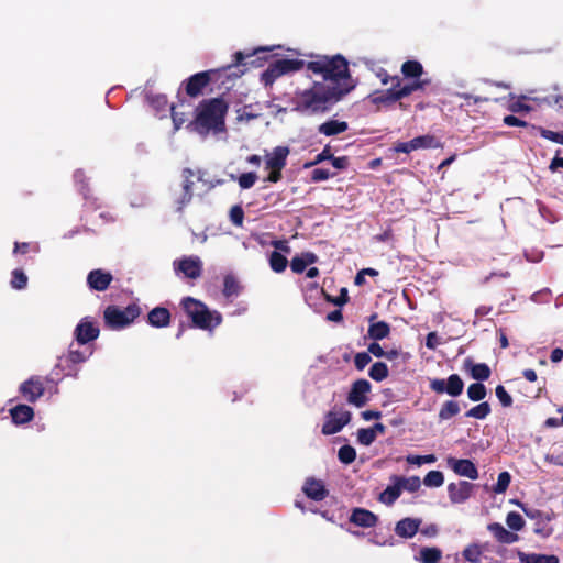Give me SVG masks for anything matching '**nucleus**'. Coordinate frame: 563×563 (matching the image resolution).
I'll return each instance as SVG.
<instances>
[{
	"label": "nucleus",
	"mask_w": 563,
	"mask_h": 563,
	"mask_svg": "<svg viewBox=\"0 0 563 563\" xmlns=\"http://www.w3.org/2000/svg\"><path fill=\"white\" fill-rule=\"evenodd\" d=\"M273 63L282 76L289 73L298 71L302 69L305 65L307 66V64L302 59L279 58L274 60Z\"/></svg>",
	"instance_id": "obj_27"
},
{
	"label": "nucleus",
	"mask_w": 563,
	"mask_h": 563,
	"mask_svg": "<svg viewBox=\"0 0 563 563\" xmlns=\"http://www.w3.org/2000/svg\"><path fill=\"white\" fill-rule=\"evenodd\" d=\"M487 529L499 543L512 544L519 540V536L516 532L507 530L499 522L489 523Z\"/></svg>",
	"instance_id": "obj_20"
},
{
	"label": "nucleus",
	"mask_w": 563,
	"mask_h": 563,
	"mask_svg": "<svg viewBox=\"0 0 563 563\" xmlns=\"http://www.w3.org/2000/svg\"><path fill=\"white\" fill-rule=\"evenodd\" d=\"M229 103L222 97L203 99L196 108L195 119L186 128L200 135L222 133L225 131Z\"/></svg>",
	"instance_id": "obj_3"
},
{
	"label": "nucleus",
	"mask_w": 563,
	"mask_h": 563,
	"mask_svg": "<svg viewBox=\"0 0 563 563\" xmlns=\"http://www.w3.org/2000/svg\"><path fill=\"white\" fill-rule=\"evenodd\" d=\"M282 75L277 70L276 66L272 62L267 69L264 70L261 75V81L264 84L265 87L272 86L277 78H279Z\"/></svg>",
	"instance_id": "obj_44"
},
{
	"label": "nucleus",
	"mask_w": 563,
	"mask_h": 563,
	"mask_svg": "<svg viewBox=\"0 0 563 563\" xmlns=\"http://www.w3.org/2000/svg\"><path fill=\"white\" fill-rule=\"evenodd\" d=\"M515 503L522 509L523 514L528 518H530V519H542L543 518V512L541 510L532 508V507H527L518 500H516Z\"/></svg>",
	"instance_id": "obj_63"
},
{
	"label": "nucleus",
	"mask_w": 563,
	"mask_h": 563,
	"mask_svg": "<svg viewBox=\"0 0 563 563\" xmlns=\"http://www.w3.org/2000/svg\"><path fill=\"white\" fill-rule=\"evenodd\" d=\"M415 150L420 148H435L439 146V142L435 136L426 134L412 139Z\"/></svg>",
	"instance_id": "obj_40"
},
{
	"label": "nucleus",
	"mask_w": 563,
	"mask_h": 563,
	"mask_svg": "<svg viewBox=\"0 0 563 563\" xmlns=\"http://www.w3.org/2000/svg\"><path fill=\"white\" fill-rule=\"evenodd\" d=\"M503 123L507 126H520V128H530L532 130H538V128L533 124L528 123L527 121L514 115H505L503 119Z\"/></svg>",
	"instance_id": "obj_52"
},
{
	"label": "nucleus",
	"mask_w": 563,
	"mask_h": 563,
	"mask_svg": "<svg viewBox=\"0 0 563 563\" xmlns=\"http://www.w3.org/2000/svg\"><path fill=\"white\" fill-rule=\"evenodd\" d=\"M349 521L356 527L373 528L378 522V517L368 509L356 507L352 510Z\"/></svg>",
	"instance_id": "obj_17"
},
{
	"label": "nucleus",
	"mask_w": 563,
	"mask_h": 563,
	"mask_svg": "<svg viewBox=\"0 0 563 563\" xmlns=\"http://www.w3.org/2000/svg\"><path fill=\"white\" fill-rule=\"evenodd\" d=\"M408 463L421 465V464H431L437 461V457L434 454H428V455H409L407 457Z\"/></svg>",
	"instance_id": "obj_59"
},
{
	"label": "nucleus",
	"mask_w": 563,
	"mask_h": 563,
	"mask_svg": "<svg viewBox=\"0 0 563 563\" xmlns=\"http://www.w3.org/2000/svg\"><path fill=\"white\" fill-rule=\"evenodd\" d=\"M307 69L322 77L310 88L297 91L292 99V111L302 115H318L329 112L345 96L352 92L357 80L351 75L347 59L336 54L317 55L307 63Z\"/></svg>",
	"instance_id": "obj_1"
},
{
	"label": "nucleus",
	"mask_w": 563,
	"mask_h": 563,
	"mask_svg": "<svg viewBox=\"0 0 563 563\" xmlns=\"http://www.w3.org/2000/svg\"><path fill=\"white\" fill-rule=\"evenodd\" d=\"M490 405L487 401H483L466 411L465 417L483 420L490 413Z\"/></svg>",
	"instance_id": "obj_38"
},
{
	"label": "nucleus",
	"mask_w": 563,
	"mask_h": 563,
	"mask_svg": "<svg viewBox=\"0 0 563 563\" xmlns=\"http://www.w3.org/2000/svg\"><path fill=\"white\" fill-rule=\"evenodd\" d=\"M510 482L511 475L507 471L499 473L497 483L493 486V492L495 494L505 493L508 489Z\"/></svg>",
	"instance_id": "obj_47"
},
{
	"label": "nucleus",
	"mask_w": 563,
	"mask_h": 563,
	"mask_svg": "<svg viewBox=\"0 0 563 563\" xmlns=\"http://www.w3.org/2000/svg\"><path fill=\"white\" fill-rule=\"evenodd\" d=\"M486 387L479 382L471 384L467 388V397L472 401H481L486 397Z\"/></svg>",
	"instance_id": "obj_43"
},
{
	"label": "nucleus",
	"mask_w": 563,
	"mask_h": 563,
	"mask_svg": "<svg viewBox=\"0 0 563 563\" xmlns=\"http://www.w3.org/2000/svg\"><path fill=\"white\" fill-rule=\"evenodd\" d=\"M371 361L372 358L368 352H358L354 356V366L357 371H363Z\"/></svg>",
	"instance_id": "obj_58"
},
{
	"label": "nucleus",
	"mask_w": 563,
	"mask_h": 563,
	"mask_svg": "<svg viewBox=\"0 0 563 563\" xmlns=\"http://www.w3.org/2000/svg\"><path fill=\"white\" fill-rule=\"evenodd\" d=\"M224 297L231 298L233 296H238L240 292L239 282L232 275H227L223 280V290Z\"/></svg>",
	"instance_id": "obj_41"
},
{
	"label": "nucleus",
	"mask_w": 563,
	"mask_h": 563,
	"mask_svg": "<svg viewBox=\"0 0 563 563\" xmlns=\"http://www.w3.org/2000/svg\"><path fill=\"white\" fill-rule=\"evenodd\" d=\"M389 375V369L386 363L384 362H375L369 371L368 376L375 382H383Z\"/></svg>",
	"instance_id": "obj_36"
},
{
	"label": "nucleus",
	"mask_w": 563,
	"mask_h": 563,
	"mask_svg": "<svg viewBox=\"0 0 563 563\" xmlns=\"http://www.w3.org/2000/svg\"><path fill=\"white\" fill-rule=\"evenodd\" d=\"M93 351L91 346H86L84 350H75L73 345H70L68 354L65 357V361L70 364H79L86 362L91 355Z\"/></svg>",
	"instance_id": "obj_31"
},
{
	"label": "nucleus",
	"mask_w": 563,
	"mask_h": 563,
	"mask_svg": "<svg viewBox=\"0 0 563 563\" xmlns=\"http://www.w3.org/2000/svg\"><path fill=\"white\" fill-rule=\"evenodd\" d=\"M99 328L88 318H84L75 328V339L78 344L86 345L99 336Z\"/></svg>",
	"instance_id": "obj_12"
},
{
	"label": "nucleus",
	"mask_w": 563,
	"mask_h": 563,
	"mask_svg": "<svg viewBox=\"0 0 563 563\" xmlns=\"http://www.w3.org/2000/svg\"><path fill=\"white\" fill-rule=\"evenodd\" d=\"M421 519L404 518L396 523L395 533L401 538H412L419 530Z\"/></svg>",
	"instance_id": "obj_22"
},
{
	"label": "nucleus",
	"mask_w": 563,
	"mask_h": 563,
	"mask_svg": "<svg viewBox=\"0 0 563 563\" xmlns=\"http://www.w3.org/2000/svg\"><path fill=\"white\" fill-rule=\"evenodd\" d=\"M349 124L345 121L328 120L318 126V132L325 136H335L347 131Z\"/></svg>",
	"instance_id": "obj_24"
},
{
	"label": "nucleus",
	"mask_w": 563,
	"mask_h": 563,
	"mask_svg": "<svg viewBox=\"0 0 563 563\" xmlns=\"http://www.w3.org/2000/svg\"><path fill=\"white\" fill-rule=\"evenodd\" d=\"M517 556L520 563H560L559 558L554 554L526 553L518 551Z\"/></svg>",
	"instance_id": "obj_26"
},
{
	"label": "nucleus",
	"mask_w": 563,
	"mask_h": 563,
	"mask_svg": "<svg viewBox=\"0 0 563 563\" xmlns=\"http://www.w3.org/2000/svg\"><path fill=\"white\" fill-rule=\"evenodd\" d=\"M442 558V552L438 548H422L420 550V559L422 563H438Z\"/></svg>",
	"instance_id": "obj_42"
},
{
	"label": "nucleus",
	"mask_w": 563,
	"mask_h": 563,
	"mask_svg": "<svg viewBox=\"0 0 563 563\" xmlns=\"http://www.w3.org/2000/svg\"><path fill=\"white\" fill-rule=\"evenodd\" d=\"M269 47H257L251 52L239 51L233 55V62L221 68H213L196 73L185 79L180 88L190 98H198L211 84L219 81L223 76L227 79L238 78L246 71V66L260 67L263 60H267Z\"/></svg>",
	"instance_id": "obj_2"
},
{
	"label": "nucleus",
	"mask_w": 563,
	"mask_h": 563,
	"mask_svg": "<svg viewBox=\"0 0 563 563\" xmlns=\"http://www.w3.org/2000/svg\"><path fill=\"white\" fill-rule=\"evenodd\" d=\"M176 274H183L186 278L197 279L202 274V262L198 256H183L173 263Z\"/></svg>",
	"instance_id": "obj_8"
},
{
	"label": "nucleus",
	"mask_w": 563,
	"mask_h": 563,
	"mask_svg": "<svg viewBox=\"0 0 563 563\" xmlns=\"http://www.w3.org/2000/svg\"><path fill=\"white\" fill-rule=\"evenodd\" d=\"M538 131L543 139H547L554 143H559V144L563 145V132H554V131L547 130L541 126L538 128Z\"/></svg>",
	"instance_id": "obj_56"
},
{
	"label": "nucleus",
	"mask_w": 563,
	"mask_h": 563,
	"mask_svg": "<svg viewBox=\"0 0 563 563\" xmlns=\"http://www.w3.org/2000/svg\"><path fill=\"white\" fill-rule=\"evenodd\" d=\"M288 265V260L278 251H273L269 255V266L275 273H283Z\"/></svg>",
	"instance_id": "obj_37"
},
{
	"label": "nucleus",
	"mask_w": 563,
	"mask_h": 563,
	"mask_svg": "<svg viewBox=\"0 0 563 563\" xmlns=\"http://www.w3.org/2000/svg\"><path fill=\"white\" fill-rule=\"evenodd\" d=\"M401 74L405 78L420 79L423 74V66L418 60H406L401 65Z\"/></svg>",
	"instance_id": "obj_30"
},
{
	"label": "nucleus",
	"mask_w": 563,
	"mask_h": 563,
	"mask_svg": "<svg viewBox=\"0 0 563 563\" xmlns=\"http://www.w3.org/2000/svg\"><path fill=\"white\" fill-rule=\"evenodd\" d=\"M485 545L472 543L463 551V558L470 563H481Z\"/></svg>",
	"instance_id": "obj_34"
},
{
	"label": "nucleus",
	"mask_w": 563,
	"mask_h": 563,
	"mask_svg": "<svg viewBox=\"0 0 563 563\" xmlns=\"http://www.w3.org/2000/svg\"><path fill=\"white\" fill-rule=\"evenodd\" d=\"M181 307L192 325L198 329L212 330L222 322V316L218 311H210L202 301L192 297H185Z\"/></svg>",
	"instance_id": "obj_4"
},
{
	"label": "nucleus",
	"mask_w": 563,
	"mask_h": 563,
	"mask_svg": "<svg viewBox=\"0 0 563 563\" xmlns=\"http://www.w3.org/2000/svg\"><path fill=\"white\" fill-rule=\"evenodd\" d=\"M322 292L324 294L325 300L335 306L342 307L349 301V292H347L346 288H341L340 295L335 296V297H332L331 295L325 294L323 290H322Z\"/></svg>",
	"instance_id": "obj_54"
},
{
	"label": "nucleus",
	"mask_w": 563,
	"mask_h": 563,
	"mask_svg": "<svg viewBox=\"0 0 563 563\" xmlns=\"http://www.w3.org/2000/svg\"><path fill=\"white\" fill-rule=\"evenodd\" d=\"M464 365L466 368H470L472 378L478 382L487 380L490 377L492 371L485 363L475 364L472 360L467 358L465 360Z\"/></svg>",
	"instance_id": "obj_28"
},
{
	"label": "nucleus",
	"mask_w": 563,
	"mask_h": 563,
	"mask_svg": "<svg viewBox=\"0 0 563 563\" xmlns=\"http://www.w3.org/2000/svg\"><path fill=\"white\" fill-rule=\"evenodd\" d=\"M290 268L294 273L301 274L306 271L307 265L303 262V260L301 258V256L297 255V256L292 257V260L290 262Z\"/></svg>",
	"instance_id": "obj_64"
},
{
	"label": "nucleus",
	"mask_w": 563,
	"mask_h": 563,
	"mask_svg": "<svg viewBox=\"0 0 563 563\" xmlns=\"http://www.w3.org/2000/svg\"><path fill=\"white\" fill-rule=\"evenodd\" d=\"M170 115L176 131L187 121L185 113L177 111L175 106L170 107Z\"/></svg>",
	"instance_id": "obj_62"
},
{
	"label": "nucleus",
	"mask_w": 563,
	"mask_h": 563,
	"mask_svg": "<svg viewBox=\"0 0 563 563\" xmlns=\"http://www.w3.org/2000/svg\"><path fill=\"white\" fill-rule=\"evenodd\" d=\"M398 481L400 483L401 489L408 490L410 493L417 492L421 486V481L418 476H411L409 478L398 476Z\"/></svg>",
	"instance_id": "obj_49"
},
{
	"label": "nucleus",
	"mask_w": 563,
	"mask_h": 563,
	"mask_svg": "<svg viewBox=\"0 0 563 563\" xmlns=\"http://www.w3.org/2000/svg\"><path fill=\"white\" fill-rule=\"evenodd\" d=\"M29 278L21 268H15L11 273L10 285L13 289L22 290L27 286Z\"/></svg>",
	"instance_id": "obj_39"
},
{
	"label": "nucleus",
	"mask_w": 563,
	"mask_h": 563,
	"mask_svg": "<svg viewBox=\"0 0 563 563\" xmlns=\"http://www.w3.org/2000/svg\"><path fill=\"white\" fill-rule=\"evenodd\" d=\"M402 82L399 76H394L391 78V87L385 91H376L372 95V102L374 104H391L401 100L400 95L398 92V87Z\"/></svg>",
	"instance_id": "obj_13"
},
{
	"label": "nucleus",
	"mask_w": 563,
	"mask_h": 563,
	"mask_svg": "<svg viewBox=\"0 0 563 563\" xmlns=\"http://www.w3.org/2000/svg\"><path fill=\"white\" fill-rule=\"evenodd\" d=\"M147 100L152 108L156 111H166L168 107V100L165 95H152L147 97Z\"/></svg>",
	"instance_id": "obj_50"
},
{
	"label": "nucleus",
	"mask_w": 563,
	"mask_h": 563,
	"mask_svg": "<svg viewBox=\"0 0 563 563\" xmlns=\"http://www.w3.org/2000/svg\"><path fill=\"white\" fill-rule=\"evenodd\" d=\"M338 457L343 464H351L356 459V451L353 446L345 444L339 449Z\"/></svg>",
	"instance_id": "obj_46"
},
{
	"label": "nucleus",
	"mask_w": 563,
	"mask_h": 563,
	"mask_svg": "<svg viewBox=\"0 0 563 563\" xmlns=\"http://www.w3.org/2000/svg\"><path fill=\"white\" fill-rule=\"evenodd\" d=\"M257 180V175L254 172L243 173L240 175L238 181L242 189H249L254 186Z\"/></svg>",
	"instance_id": "obj_55"
},
{
	"label": "nucleus",
	"mask_w": 563,
	"mask_h": 563,
	"mask_svg": "<svg viewBox=\"0 0 563 563\" xmlns=\"http://www.w3.org/2000/svg\"><path fill=\"white\" fill-rule=\"evenodd\" d=\"M333 176H334V174L331 173L329 169L316 168L311 173V181H313V183L324 181Z\"/></svg>",
	"instance_id": "obj_61"
},
{
	"label": "nucleus",
	"mask_w": 563,
	"mask_h": 563,
	"mask_svg": "<svg viewBox=\"0 0 563 563\" xmlns=\"http://www.w3.org/2000/svg\"><path fill=\"white\" fill-rule=\"evenodd\" d=\"M474 484L461 481L459 483H450L448 485V494L452 504L465 503L472 495Z\"/></svg>",
	"instance_id": "obj_14"
},
{
	"label": "nucleus",
	"mask_w": 563,
	"mask_h": 563,
	"mask_svg": "<svg viewBox=\"0 0 563 563\" xmlns=\"http://www.w3.org/2000/svg\"><path fill=\"white\" fill-rule=\"evenodd\" d=\"M449 466L460 476L467 477L470 479L478 478V471L475 464L467 459H448Z\"/></svg>",
	"instance_id": "obj_16"
},
{
	"label": "nucleus",
	"mask_w": 563,
	"mask_h": 563,
	"mask_svg": "<svg viewBox=\"0 0 563 563\" xmlns=\"http://www.w3.org/2000/svg\"><path fill=\"white\" fill-rule=\"evenodd\" d=\"M429 387L435 394L459 397L463 393L464 382L457 374H451L446 380L441 378L431 379Z\"/></svg>",
	"instance_id": "obj_6"
},
{
	"label": "nucleus",
	"mask_w": 563,
	"mask_h": 563,
	"mask_svg": "<svg viewBox=\"0 0 563 563\" xmlns=\"http://www.w3.org/2000/svg\"><path fill=\"white\" fill-rule=\"evenodd\" d=\"M10 415L15 424H23L34 418V410L29 405L20 404L10 409Z\"/></svg>",
	"instance_id": "obj_25"
},
{
	"label": "nucleus",
	"mask_w": 563,
	"mask_h": 563,
	"mask_svg": "<svg viewBox=\"0 0 563 563\" xmlns=\"http://www.w3.org/2000/svg\"><path fill=\"white\" fill-rule=\"evenodd\" d=\"M351 421V412L342 411L338 415L331 410L325 415V421L322 426V433L324 435H332L340 432Z\"/></svg>",
	"instance_id": "obj_10"
},
{
	"label": "nucleus",
	"mask_w": 563,
	"mask_h": 563,
	"mask_svg": "<svg viewBox=\"0 0 563 563\" xmlns=\"http://www.w3.org/2000/svg\"><path fill=\"white\" fill-rule=\"evenodd\" d=\"M194 170L190 168H184L181 172L183 183L180 185V191L178 194H175L174 199V203L176 205V210L178 212H181L194 197Z\"/></svg>",
	"instance_id": "obj_7"
},
{
	"label": "nucleus",
	"mask_w": 563,
	"mask_h": 563,
	"mask_svg": "<svg viewBox=\"0 0 563 563\" xmlns=\"http://www.w3.org/2000/svg\"><path fill=\"white\" fill-rule=\"evenodd\" d=\"M332 158V152L330 145H325L324 148L314 157L313 161L306 162L303 164V168H310L316 166L324 161H330Z\"/></svg>",
	"instance_id": "obj_51"
},
{
	"label": "nucleus",
	"mask_w": 563,
	"mask_h": 563,
	"mask_svg": "<svg viewBox=\"0 0 563 563\" xmlns=\"http://www.w3.org/2000/svg\"><path fill=\"white\" fill-rule=\"evenodd\" d=\"M290 153L288 146H277L271 155L266 156V169H284L287 164V157Z\"/></svg>",
	"instance_id": "obj_18"
},
{
	"label": "nucleus",
	"mask_w": 563,
	"mask_h": 563,
	"mask_svg": "<svg viewBox=\"0 0 563 563\" xmlns=\"http://www.w3.org/2000/svg\"><path fill=\"white\" fill-rule=\"evenodd\" d=\"M444 483V475L441 471H430L423 478L427 487H440Z\"/></svg>",
	"instance_id": "obj_45"
},
{
	"label": "nucleus",
	"mask_w": 563,
	"mask_h": 563,
	"mask_svg": "<svg viewBox=\"0 0 563 563\" xmlns=\"http://www.w3.org/2000/svg\"><path fill=\"white\" fill-rule=\"evenodd\" d=\"M460 410L461 408L456 400H446L442 404L438 413V418L440 421L449 420L456 416L460 412Z\"/></svg>",
	"instance_id": "obj_32"
},
{
	"label": "nucleus",
	"mask_w": 563,
	"mask_h": 563,
	"mask_svg": "<svg viewBox=\"0 0 563 563\" xmlns=\"http://www.w3.org/2000/svg\"><path fill=\"white\" fill-rule=\"evenodd\" d=\"M230 220L235 227L243 225L244 211L240 205H235L230 209Z\"/></svg>",
	"instance_id": "obj_57"
},
{
	"label": "nucleus",
	"mask_w": 563,
	"mask_h": 563,
	"mask_svg": "<svg viewBox=\"0 0 563 563\" xmlns=\"http://www.w3.org/2000/svg\"><path fill=\"white\" fill-rule=\"evenodd\" d=\"M170 319V311L165 307H155L147 313V323L153 328H166Z\"/></svg>",
	"instance_id": "obj_21"
},
{
	"label": "nucleus",
	"mask_w": 563,
	"mask_h": 563,
	"mask_svg": "<svg viewBox=\"0 0 563 563\" xmlns=\"http://www.w3.org/2000/svg\"><path fill=\"white\" fill-rule=\"evenodd\" d=\"M371 388L372 386L368 380L363 378L355 380L347 395V402L357 408L364 407L368 401L367 394L371 391Z\"/></svg>",
	"instance_id": "obj_11"
},
{
	"label": "nucleus",
	"mask_w": 563,
	"mask_h": 563,
	"mask_svg": "<svg viewBox=\"0 0 563 563\" xmlns=\"http://www.w3.org/2000/svg\"><path fill=\"white\" fill-rule=\"evenodd\" d=\"M113 280L110 272L101 268L92 269L87 275V285L91 290L104 291Z\"/></svg>",
	"instance_id": "obj_15"
},
{
	"label": "nucleus",
	"mask_w": 563,
	"mask_h": 563,
	"mask_svg": "<svg viewBox=\"0 0 563 563\" xmlns=\"http://www.w3.org/2000/svg\"><path fill=\"white\" fill-rule=\"evenodd\" d=\"M394 485H389L386 489L380 494V501L386 505H393L401 494V486L398 481V476H394Z\"/></svg>",
	"instance_id": "obj_29"
},
{
	"label": "nucleus",
	"mask_w": 563,
	"mask_h": 563,
	"mask_svg": "<svg viewBox=\"0 0 563 563\" xmlns=\"http://www.w3.org/2000/svg\"><path fill=\"white\" fill-rule=\"evenodd\" d=\"M506 523L514 531H520L525 527L523 518L516 511H510L507 514Z\"/></svg>",
	"instance_id": "obj_48"
},
{
	"label": "nucleus",
	"mask_w": 563,
	"mask_h": 563,
	"mask_svg": "<svg viewBox=\"0 0 563 563\" xmlns=\"http://www.w3.org/2000/svg\"><path fill=\"white\" fill-rule=\"evenodd\" d=\"M45 391L44 379L41 376H31L29 379L24 380L20 387L19 393L21 396L30 401L35 402L40 399Z\"/></svg>",
	"instance_id": "obj_9"
},
{
	"label": "nucleus",
	"mask_w": 563,
	"mask_h": 563,
	"mask_svg": "<svg viewBox=\"0 0 563 563\" xmlns=\"http://www.w3.org/2000/svg\"><path fill=\"white\" fill-rule=\"evenodd\" d=\"M495 393L503 407H510L512 405V398L503 385H498Z\"/></svg>",
	"instance_id": "obj_60"
},
{
	"label": "nucleus",
	"mask_w": 563,
	"mask_h": 563,
	"mask_svg": "<svg viewBox=\"0 0 563 563\" xmlns=\"http://www.w3.org/2000/svg\"><path fill=\"white\" fill-rule=\"evenodd\" d=\"M302 490L308 498L316 500V501L323 500L329 494L323 482L320 479H316V478H308L305 482Z\"/></svg>",
	"instance_id": "obj_19"
},
{
	"label": "nucleus",
	"mask_w": 563,
	"mask_h": 563,
	"mask_svg": "<svg viewBox=\"0 0 563 563\" xmlns=\"http://www.w3.org/2000/svg\"><path fill=\"white\" fill-rule=\"evenodd\" d=\"M527 100L528 97L525 95H521L517 98L512 97L507 104L508 111L511 113H528L532 111L533 108L526 102Z\"/></svg>",
	"instance_id": "obj_33"
},
{
	"label": "nucleus",
	"mask_w": 563,
	"mask_h": 563,
	"mask_svg": "<svg viewBox=\"0 0 563 563\" xmlns=\"http://www.w3.org/2000/svg\"><path fill=\"white\" fill-rule=\"evenodd\" d=\"M428 84H429L428 80H421V79H415L410 84H405V85L400 84L398 87V92L400 95V98L404 99L417 90H423Z\"/></svg>",
	"instance_id": "obj_35"
},
{
	"label": "nucleus",
	"mask_w": 563,
	"mask_h": 563,
	"mask_svg": "<svg viewBox=\"0 0 563 563\" xmlns=\"http://www.w3.org/2000/svg\"><path fill=\"white\" fill-rule=\"evenodd\" d=\"M376 314H372L369 318L371 324L367 330V335L374 341L386 339L390 334V325L386 321L373 322Z\"/></svg>",
	"instance_id": "obj_23"
},
{
	"label": "nucleus",
	"mask_w": 563,
	"mask_h": 563,
	"mask_svg": "<svg viewBox=\"0 0 563 563\" xmlns=\"http://www.w3.org/2000/svg\"><path fill=\"white\" fill-rule=\"evenodd\" d=\"M376 439L374 430L371 428H361L357 431V441L365 446L371 445Z\"/></svg>",
	"instance_id": "obj_53"
},
{
	"label": "nucleus",
	"mask_w": 563,
	"mask_h": 563,
	"mask_svg": "<svg viewBox=\"0 0 563 563\" xmlns=\"http://www.w3.org/2000/svg\"><path fill=\"white\" fill-rule=\"evenodd\" d=\"M140 313L141 308L136 303H131L124 309L110 305L103 312L104 324L111 330H121L130 325Z\"/></svg>",
	"instance_id": "obj_5"
}]
</instances>
